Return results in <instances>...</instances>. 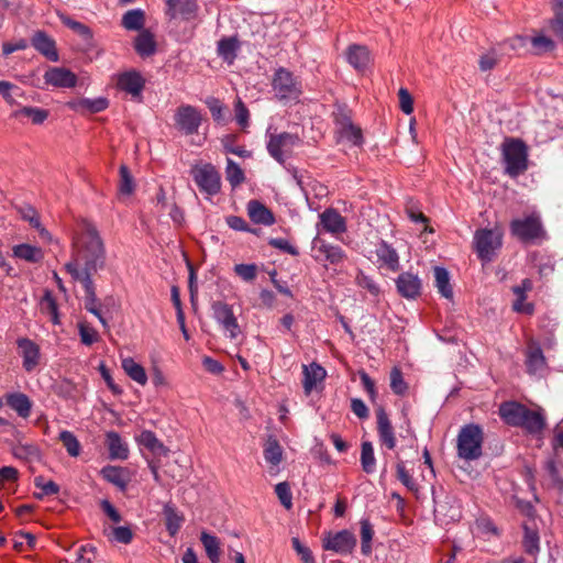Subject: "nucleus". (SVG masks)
Here are the masks:
<instances>
[{"label": "nucleus", "mask_w": 563, "mask_h": 563, "mask_svg": "<svg viewBox=\"0 0 563 563\" xmlns=\"http://www.w3.org/2000/svg\"><path fill=\"white\" fill-rule=\"evenodd\" d=\"M112 538L114 541L128 544L133 539V533L129 527L120 526L112 528Z\"/></svg>", "instance_id": "62"}, {"label": "nucleus", "mask_w": 563, "mask_h": 563, "mask_svg": "<svg viewBox=\"0 0 563 563\" xmlns=\"http://www.w3.org/2000/svg\"><path fill=\"white\" fill-rule=\"evenodd\" d=\"M78 328H79V335H80V340H81L82 344L89 346L98 341V338H99L98 332L92 327H89L85 323H79Z\"/></svg>", "instance_id": "59"}, {"label": "nucleus", "mask_w": 563, "mask_h": 563, "mask_svg": "<svg viewBox=\"0 0 563 563\" xmlns=\"http://www.w3.org/2000/svg\"><path fill=\"white\" fill-rule=\"evenodd\" d=\"M200 541L205 548L206 554L212 563H219L220 561V540L208 532H201Z\"/></svg>", "instance_id": "33"}, {"label": "nucleus", "mask_w": 563, "mask_h": 563, "mask_svg": "<svg viewBox=\"0 0 563 563\" xmlns=\"http://www.w3.org/2000/svg\"><path fill=\"white\" fill-rule=\"evenodd\" d=\"M201 123L199 111L189 104L180 106L175 113V124L177 129L186 135H191L198 132Z\"/></svg>", "instance_id": "12"}, {"label": "nucleus", "mask_w": 563, "mask_h": 563, "mask_svg": "<svg viewBox=\"0 0 563 563\" xmlns=\"http://www.w3.org/2000/svg\"><path fill=\"white\" fill-rule=\"evenodd\" d=\"M527 42V36L517 35L499 43L497 46L503 55H509L510 53L518 54L526 47Z\"/></svg>", "instance_id": "42"}, {"label": "nucleus", "mask_w": 563, "mask_h": 563, "mask_svg": "<svg viewBox=\"0 0 563 563\" xmlns=\"http://www.w3.org/2000/svg\"><path fill=\"white\" fill-rule=\"evenodd\" d=\"M547 365L545 357L539 343L530 341L526 352V366L529 374H537Z\"/></svg>", "instance_id": "20"}, {"label": "nucleus", "mask_w": 563, "mask_h": 563, "mask_svg": "<svg viewBox=\"0 0 563 563\" xmlns=\"http://www.w3.org/2000/svg\"><path fill=\"white\" fill-rule=\"evenodd\" d=\"M399 295L406 299H416L421 295L422 282L410 272L401 273L395 280Z\"/></svg>", "instance_id": "13"}, {"label": "nucleus", "mask_w": 563, "mask_h": 563, "mask_svg": "<svg viewBox=\"0 0 563 563\" xmlns=\"http://www.w3.org/2000/svg\"><path fill=\"white\" fill-rule=\"evenodd\" d=\"M317 251L331 264H339L345 260V253L339 245H332L322 241L318 245Z\"/></svg>", "instance_id": "36"}, {"label": "nucleus", "mask_w": 563, "mask_h": 563, "mask_svg": "<svg viewBox=\"0 0 563 563\" xmlns=\"http://www.w3.org/2000/svg\"><path fill=\"white\" fill-rule=\"evenodd\" d=\"M96 559L95 548L92 545H81L78 550V563H92Z\"/></svg>", "instance_id": "64"}, {"label": "nucleus", "mask_w": 563, "mask_h": 563, "mask_svg": "<svg viewBox=\"0 0 563 563\" xmlns=\"http://www.w3.org/2000/svg\"><path fill=\"white\" fill-rule=\"evenodd\" d=\"M361 552L368 556L372 553V540L374 537L373 525L368 519H362L361 522Z\"/></svg>", "instance_id": "40"}, {"label": "nucleus", "mask_w": 563, "mask_h": 563, "mask_svg": "<svg viewBox=\"0 0 563 563\" xmlns=\"http://www.w3.org/2000/svg\"><path fill=\"white\" fill-rule=\"evenodd\" d=\"M7 405L22 418H27L31 413L32 402L25 394L13 393L7 395Z\"/></svg>", "instance_id": "28"}, {"label": "nucleus", "mask_w": 563, "mask_h": 563, "mask_svg": "<svg viewBox=\"0 0 563 563\" xmlns=\"http://www.w3.org/2000/svg\"><path fill=\"white\" fill-rule=\"evenodd\" d=\"M76 260L65 265L66 271L76 280H79L85 289V309L95 314L106 325L100 303L96 296L92 275L103 268L106 250L96 227L84 220L81 232L75 239Z\"/></svg>", "instance_id": "1"}, {"label": "nucleus", "mask_w": 563, "mask_h": 563, "mask_svg": "<svg viewBox=\"0 0 563 563\" xmlns=\"http://www.w3.org/2000/svg\"><path fill=\"white\" fill-rule=\"evenodd\" d=\"M510 231L514 236L523 243L532 242L545 236L541 218L538 213H531L523 219H515L510 222Z\"/></svg>", "instance_id": "7"}, {"label": "nucleus", "mask_w": 563, "mask_h": 563, "mask_svg": "<svg viewBox=\"0 0 563 563\" xmlns=\"http://www.w3.org/2000/svg\"><path fill=\"white\" fill-rule=\"evenodd\" d=\"M531 45L534 48V53L540 55L545 52H551L554 49V42L544 35L534 36L531 38Z\"/></svg>", "instance_id": "54"}, {"label": "nucleus", "mask_w": 563, "mask_h": 563, "mask_svg": "<svg viewBox=\"0 0 563 563\" xmlns=\"http://www.w3.org/2000/svg\"><path fill=\"white\" fill-rule=\"evenodd\" d=\"M375 413L379 441L386 448L393 450L396 446V437L388 415L382 406L376 409Z\"/></svg>", "instance_id": "16"}, {"label": "nucleus", "mask_w": 563, "mask_h": 563, "mask_svg": "<svg viewBox=\"0 0 563 563\" xmlns=\"http://www.w3.org/2000/svg\"><path fill=\"white\" fill-rule=\"evenodd\" d=\"M40 307L43 313L49 316L54 324L59 323L58 306L51 290L46 289L44 291Z\"/></svg>", "instance_id": "37"}, {"label": "nucleus", "mask_w": 563, "mask_h": 563, "mask_svg": "<svg viewBox=\"0 0 563 563\" xmlns=\"http://www.w3.org/2000/svg\"><path fill=\"white\" fill-rule=\"evenodd\" d=\"M107 446L109 450V456L112 460H125L128 457L129 450L121 437L114 432L107 433Z\"/></svg>", "instance_id": "29"}, {"label": "nucleus", "mask_w": 563, "mask_h": 563, "mask_svg": "<svg viewBox=\"0 0 563 563\" xmlns=\"http://www.w3.org/2000/svg\"><path fill=\"white\" fill-rule=\"evenodd\" d=\"M60 22L78 34L82 40L90 41L92 38V32L89 26L85 25L79 21L73 20L66 14H58Z\"/></svg>", "instance_id": "41"}, {"label": "nucleus", "mask_w": 563, "mask_h": 563, "mask_svg": "<svg viewBox=\"0 0 563 563\" xmlns=\"http://www.w3.org/2000/svg\"><path fill=\"white\" fill-rule=\"evenodd\" d=\"M504 173L511 178L525 174L529 167V147L519 137L507 136L500 144Z\"/></svg>", "instance_id": "3"}, {"label": "nucleus", "mask_w": 563, "mask_h": 563, "mask_svg": "<svg viewBox=\"0 0 563 563\" xmlns=\"http://www.w3.org/2000/svg\"><path fill=\"white\" fill-rule=\"evenodd\" d=\"M299 141L298 135L288 132L272 134L267 143V151L274 159L283 164L285 154L289 153Z\"/></svg>", "instance_id": "10"}, {"label": "nucleus", "mask_w": 563, "mask_h": 563, "mask_svg": "<svg viewBox=\"0 0 563 563\" xmlns=\"http://www.w3.org/2000/svg\"><path fill=\"white\" fill-rule=\"evenodd\" d=\"M234 273L245 282H253L257 276V266L255 264H236Z\"/></svg>", "instance_id": "57"}, {"label": "nucleus", "mask_w": 563, "mask_h": 563, "mask_svg": "<svg viewBox=\"0 0 563 563\" xmlns=\"http://www.w3.org/2000/svg\"><path fill=\"white\" fill-rule=\"evenodd\" d=\"M34 485L42 490L41 493L34 494V497L37 499L59 493V486L53 481L45 482L43 476H36L34 478Z\"/></svg>", "instance_id": "48"}, {"label": "nucleus", "mask_w": 563, "mask_h": 563, "mask_svg": "<svg viewBox=\"0 0 563 563\" xmlns=\"http://www.w3.org/2000/svg\"><path fill=\"white\" fill-rule=\"evenodd\" d=\"M118 87L133 97H139L141 93V74L136 70L121 74L118 77Z\"/></svg>", "instance_id": "26"}, {"label": "nucleus", "mask_w": 563, "mask_h": 563, "mask_svg": "<svg viewBox=\"0 0 563 563\" xmlns=\"http://www.w3.org/2000/svg\"><path fill=\"white\" fill-rule=\"evenodd\" d=\"M477 256L483 262H492L503 245V233L498 229H478L473 240Z\"/></svg>", "instance_id": "6"}, {"label": "nucleus", "mask_w": 563, "mask_h": 563, "mask_svg": "<svg viewBox=\"0 0 563 563\" xmlns=\"http://www.w3.org/2000/svg\"><path fill=\"white\" fill-rule=\"evenodd\" d=\"M275 493L280 501V504L287 509H291L292 507V494L290 489V485L287 482L278 483L275 486Z\"/></svg>", "instance_id": "53"}, {"label": "nucleus", "mask_w": 563, "mask_h": 563, "mask_svg": "<svg viewBox=\"0 0 563 563\" xmlns=\"http://www.w3.org/2000/svg\"><path fill=\"white\" fill-rule=\"evenodd\" d=\"M250 112L244 102L239 98L235 102V119L243 129L249 125Z\"/></svg>", "instance_id": "63"}, {"label": "nucleus", "mask_w": 563, "mask_h": 563, "mask_svg": "<svg viewBox=\"0 0 563 563\" xmlns=\"http://www.w3.org/2000/svg\"><path fill=\"white\" fill-rule=\"evenodd\" d=\"M167 14L175 18L177 13L185 19H191L197 14L198 4L196 0H167Z\"/></svg>", "instance_id": "23"}, {"label": "nucleus", "mask_w": 563, "mask_h": 563, "mask_svg": "<svg viewBox=\"0 0 563 563\" xmlns=\"http://www.w3.org/2000/svg\"><path fill=\"white\" fill-rule=\"evenodd\" d=\"M396 476L405 485L410 492L417 493L418 485L415 479L411 477L409 472L406 470L404 461H399L396 464Z\"/></svg>", "instance_id": "50"}, {"label": "nucleus", "mask_w": 563, "mask_h": 563, "mask_svg": "<svg viewBox=\"0 0 563 563\" xmlns=\"http://www.w3.org/2000/svg\"><path fill=\"white\" fill-rule=\"evenodd\" d=\"M274 96L283 102L298 100L302 93V85L298 77L290 70L279 67L272 78Z\"/></svg>", "instance_id": "5"}, {"label": "nucleus", "mask_w": 563, "mask_h": 563, "mask_svg": "<svg viewBox=\"0 0 563 563\" xmlns=\"http://www.w3.org/2000/svg\"><path fill=\"white\" fill-rule=\"evenodd\" d=\"M323 229L330 233H343L346 231L345 219L333 208L325 209L319 216Z\"/></svg>", "instance_id": "21"}, {"label": "nucleus", "mask_w": 563, "mask_h": 563, "mask_svg": "<svg viewBox=\"0 0 563 563\" xmlns=\"http://www.w3.org/2000/svg\"><path fill=\"white\" fill-rule=\"evenodd\" d=\"M214 320L229 333L231 340L238 339L241 328L230 305L223 301H214L211 306Z\"/></svg>", "instance_id": "8"}, {"label": "nucleus", "mask_w": 563, "mask_h": 563, "mask_svg": "<svg viewBox=\"0 0 563 563\" xmlns=\"http://www.w3.org/2000/svg\"><path fill=\"white\" fill-rule=\"evenodd\" d=\"M302 374V386L306 395H310L317 384L322 382L327 375L325 369L316 362L310 365H303Z\"/></svg>", "instance_id": "18"}, {"label": "nucleus", "mask_w": 563, "mask_h": 563, "mask_svg": "<svg viewBox=\"0 0 563 563\" xmlns=\"http://www.w3.org/2000/svg\"><path fill=\"white\" fill-rule=\"evenodd\" d=\"M434 285L438 291L446 299L453 297V289L450 284V274L444 267H434Z\"/></svg>", "instance_id": "34"}, {"label": "nucleus", "mask_w": 563, "mask_h": 563, "mask_svg": "<svg viewBox=\"0 0 563 563\" xmlns=\"http://www.w3.org/2000/svg\"><path fill=\"white\" fill-rule=\"evenodd\" d=\"M346 59L356 70H364L369 63V52L365 46L351 45L346 52Z\"/></svg>", "instance_id": "27"}, {"label": "nucleus", "mask_w": 563, "mask_h": 563, "mask_svg": "<svg viewBox=\"0 0 563 563\" xmlns=\"http://www.w3.org/2000/svg\"><path fill=\"white\" fill-rule=\"evenodd\" d=\"M499 415L507 424L521 427L529 433H539L545 427V419L540 412L516 401L501 404Z\"/></svg>", "instance_id": "2"}, {"label": "nucleus", "mask_w": 563, "mask_h": 563, "mask_svg": "<svg viewBox=\"0 0 563 563\" xmlns=\"http://www.w3.org/2000/svg\"><path fill=\"white\" fill-rule=\"evenodd\" d=\"M121 23L129 31H141V9L129 10L123 15Z\"/></svg>", "instance_id": "52"}, {"label": "nucleus", "mask_w": 563, "mask_h": 563, "mask_svg": "<svg viewBox=\"0 0 563 563\" xmlns=\"http://www.w3.org/2000/svg\"><path fill=\"white\" fill-rule=\"evenodd\" d=\"M390 388L396 395H404L408 389V385L398 367L390 371Z\"/></svg>", "instance_id": "51"}, {"label": "nucleus", "mask_w": 563, "mask_h": 563, "mask_svg": "<svg viewBox=\"0 0 563 563\" xmlns=\"http://www.w3.org/2000/svg\"><path fill=\"white\" fill-rule=\"evenodd\" d=\"M13 255L29 263H40L44 258L41 247L22 243L13 247Z\"/></svg>", "instance_id": "30"}, {"label": "nucleus", "mask_w": 563, "mask_h": 563, "mask_svg": "<svg viewBox=\"0 0 563 563\" xmlns=\"http://www.w3.org/2000/svg\"><path fill=\"white\" fill-rule=\"evenodd\" d=\"M503 56L498 46L492 47L487 53L481 55L478 66L482 71L492 70L499 62Z\"/></svg>", "instance_id": "44"}, {"label": "nucleus", "mask_w": 563, "mask_h": 563, "mask_svg": "<svg viewBox=\"0 0 563 563\" xmlns=\"http://www.w3.org/2000/svg\"><path fill=\"white\" fill-rule=\"evenodd\" d=\"M484 432L475 423L461 428L456 439L457 456L465 461L478 460L483 454Z\"/></svg>", "instance_id": "4"}, {"label": "nucleus", "mask_w": 563, "mask_h": 563, "mask_svg": "<svg viewBox=\"0 0 563 563\" xmlns=\"http://www.w3.org/2000/svg\"><path fill=\"white\" fill-rule=\"evenodd\" d=\"M102 477L124 490L126 487L125 471L120 466L107 465L101 470Z\"/></svg>", "instance_id": "35"}, {"label": "nucleus", "mask_w": 563, "mask_h": 563, "mask_svg": "<svg viewBox=\"0 0 563 563\" xmlns=\"http://www.w3.org/2000/svg\"><path fill=\"white\" fill-rule=\"evenodd\" d=\"M376 256L380 262V266L386 267L391 272H397L400 268L399 256L397 251L385 241L376 247Z\"/></svg>", "instance_id": "19"}, {"label": "nucleus", "mask_w": 563, "mask_h": 563, "mask_svg": "<svg viewBox=\"0 0 563 563\" xmlns=\"http://www.w3.org/2000/svg\"><path fill=\"white\" fill-rule=\"evenodd\" d=\"M247 214L256 224L272 225L275 222L273 212L258 200L249 201Z\"/></svg>", "instance_id": "22"}, {"label": "nucleus", "mask_w": 563, "mask_h": 563, "mask_svg": "<svg viewBox=\"0 0 563 563\" xmlns=\"http://www.w3.org/2000/svg\"><path fill=\"white\" fill-rule=\"evenodd\" d=\"M356 547V538L349 530H341L334 534L328 533L323 538V549L341 555L351 554Z\"/></svg>", "instance_id": "11"}, {"label": "nucleus", "mask_w": 563, "mask_h": 563, "mask_svg": "<svg viewBox=\"0 0 563 563\" xmlns=\"http://www.w3.org/2000/svg\"><path fill=\"white\" fill-rule=\"evenodd\" d=\"M340 135L355 146H361L363 144L362 130L354 124L340 132Z\"/></svg>", "instance_id": "58"}, {"label": "nucleus", "mask_w": 563, "mask_h": 563, "mask_svg": "<svg viewBox=\"0 0 563 563\" xmlns=\"http://www.w3.org/2000/svg\"><path fill=\"white\" fill-rule=\"evenodd\" d=\"M399 107L406 114H410L413 111V99L406 88H400L398 91Z\"/></svg>", "instance_id": "61"}, {"label": "nucleus", "mask_w": 563, "mask_h": 563, "mask_svg": "<svg viewBox=\"0 0 563 563\" xmlns=\"http://www.w3.org/2000/svg\"><path fill=\"white\" fill-rule=\"evenodd\" d=\"M194 180L201 191L208 195H217L221 188V178L218 170L211 165L206 164L200 167H195L191 170Z\"/></svg>", "instance_id": "9"}, {"label": "nucleus", "mask_w": 563, "mask_h": 563, "mask_svg": "<svg viewBox=\"0 0 563 563\" xmlns=\"http://www.w3.org/2000/svg\"><path fill=\"white\" fill-rule=\"evenodd\" d=\"M143 446H145L156 456L164 455L167 452L165 445L156 438L152 431L143 430Z\"/></svg>", "instance_id": "46"}, {"label": "nucleus", "mask_w": 563, "mask_h": 563, "mask_svg": "<svg viewBox=\"0 0 563 563\" xmlns=\"http://www.w3.org/2000/svg\"><path fill=\"white\" fill-rule=\"evenodd\" d=\"M18 346L21 350L23 358V368L26 372H32L40 361V347L30 339L23 338L18 340Z\"/></svg>", "instance_id": "17"}, {"label": "nucleus", "mask_w": 563, "mask_h": 563, "mask_svg": "<svg viewBox=\"0 0 563 563\" xmlns=\"http://www.w3.org/2000/svg\"><path fill=\"white\" fill-rule=\"evenodd\" d=\"M539 534L536 530L525 526V534L522 540V545L525 548L526 553L529 555L536 556L539 553Z\"/></svg>", "instance_id": "45"}, {"label": "nucleus", "mask_w": 563, "mask_h": 563, "mask_svg": "<svg viewBox=\"0 0 563 563\" xmlns=\"http://www.w3.org/2000/svg\"><path fill=\"white\" fill-rule=\"evenodd\" d=\"M122 367L132 379L141 383V364L129 357L122 361Z\"/></svg>", "instance_id": "60"}, {"label": "nucleus", "mask_w": 563, "mask_h": 563, "mask_svg": "<svg viewBox=\"0 0 563 563\" xmlns=\"http://www.w3.org/2000/svg\"><path fill=\"white\" fill-rule=\"evenodd\" d=\"M68 107L75 111L79 112H89V113H98L106 110L109 106V101L106 98L99 97L96 99H79L69 101Z\"/></svg>", "instance_id": "25"}, {"label": "nucleus", "mask_w": 563, "mask_h": 563, "mask_svg": "<svg viewBox=\"0 0 563 563\" xmlns=\"http://www.w3.org/2000/svg\"><path fill=\"white\" fill-rule=\"evenodd\" d=\"M59 440L62 441L63 445L65 446L67 453L70 456L76 457L79 455L80 443L73 432L67 430L62 431L59 433Z\"/></svg>", "instance_id": "49"}, {"label": "nucleus", "mask_w": 563, "mask_h": 563, "mask_svg": "<svg viewBox=\"0 0 563 563\" xmlns=\"http://www.w3.org/2000/svg\"><path fill=\"white\" fill-rule=\"evenodd\" d=\"M361 465H362V470L367 474H372L375 472L376 459L374 455L373 444L369 441H364L362 443Z\"/></svg>", "instance_id": "39"}, {"label": "nucleus", "mask_w": 563, "mask_h": 563, "mask_svg": "<svg viewBox=\"0 0 563 563\" xmlns=\"http://www.w3.org/2000/svg\"><path fill=\"white\" fill-rule=\"evenodd\" d=\"M159 354L158 353H153L151 354V362H152V382L153 384L156 386V387H162V386H166L167 382H166V378L163 374V372L161 371V368L158 367V363H159Z\"/></svg>", "instance_id": "55"}, {"label": "nucleus", "mask_w": 563, "mask_h": 563, "mask_svg": "<svg viewBox=\"0 0 563 563\" xmlns=\"http://www.w3.org/2000/svg\"><path fill=\"white\" fill-rule=\"evenodd\" d=\"M13 455L20 460H30L38 456V449L33 444H19L12 450Z\"/></svg>", "instance_id": "56"}, {"label": "nucleus", "mask_w": 563, "mask_h": 563, "mask_svg": "<svg viewBox=\"0 0 563 563\" xmlns=\"http://www.w3.org/2000/svg\"><path fill=\"white\" fill-rule=\"evenodd\" d=\"M118 199L126 202L135 190V180L128 166L121 165L119 169Z\"/></svg>", "instance_id": "24"}, {"label": "nucleus", "mask_w": 563, "mask_h": 563, "mask_svg": "<svg viewBox=\"0 0 563 563\" xmlns=\"http://www.w3.org/2000/svg\"><path fill=\"white\" fill-rule=\"evenodd\" d=\"M264 457L272 465H278L283 459V450L276 439L269 438L264 449Z\"/></svg>", "instance_id": "43"}, {"label": "nucleus", "mask_w": 563, "mask_h": 563, "mask_svg": "<svg viewBox=\"0 0 563 563\" xmlns=\"http://www.w3.org/2000/svg\"><path fill=\"white\" fill-rule=\"evenodd\" d=\"M165 526L168 533L174 537L180 530L185 518L173 506L165 505L164 507Z\"/></svg>", "instance_id": "31"}, {"label": "nucleus", "mask_w": 563, "mask_h": 563, "mask_svg": "<svg viewBox=\"0 0 563 563\" xmlns=\"http://www.w3.org/2000/svg\"><path fill=\"white\" fill-rule=\"evenodd\" d=\"M26 117L33 124H42L49 115L48 110L37 107H22L12 113L13 118Z\"/></svg>", "instance_id": "38"}, {"label": "nucleus", "mask_w": 563, "mask_h": 563, "mask_svg": "<svg viewBox=\"0 0 563 563\" xmlns=\"http://www.w3.org/2000/svg\"><path fill=\"white\" fill-rule=\"evenodd\" d=\"M227 180L230 183L232 187H236L241 185L244 179V173L241 167L231 158L227 159V168H225Z\"/></svg>", "instance_id": "47"}, {"label": "nucleus", "mask_w": 563, "mask_h": 563, "mask_svg": "<svg viewBox=\"0 0 563 563\" xmlns=\"http://www.w3.org/2000/svg\"><path fill=\"white\" fill-rule=\"evenodd\" d=\"M239 47L240 43L235 36L223 37L218 42L217 52L225 62L232 63L236 57Z\"/></svg>", "instance_id": "32"}, {"label": "nucleus", "mask_w": 563, "mask_h": 563, "mask_svg": "<svg viewBox=\"0 0 563 563\" xmlns=\"http://www.w3.org/2000/svg\"><path fill=\"white\" fill-rule=\"evenodd\" d=\"M46 85L57 88H73L77 85V76L65 67H51L44 74Z\"/></svg>", "instance_id": "14"}, {"label": "nucleus", "mask_w": 563, "mask_h": 563, "mask_svg": "<svg viewBox=\"0 0 563 563\" xmlns=\"http://www.w3.org/2000/svg\"><path fill=\"white\" fill-rule=\"evenodd\" d=\"M31 45L48 60L58 62L56 42L45 31H35L31 37Z\"/></svg>", "instance_id": "15"}]
</instances>
